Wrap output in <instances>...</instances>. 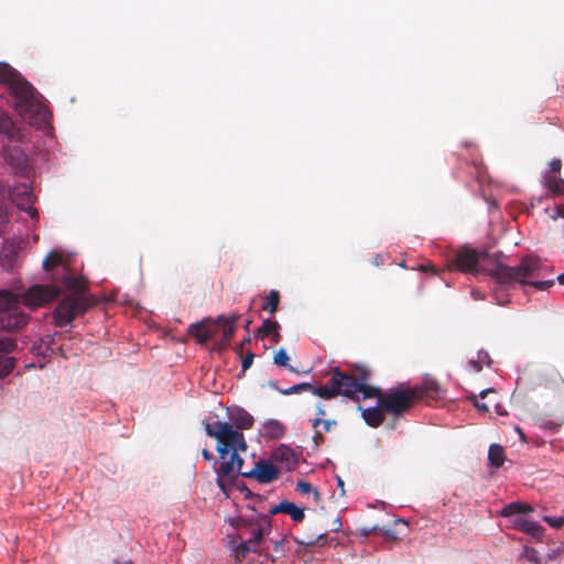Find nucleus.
Returning <instances> with one entry per match:
<instances>
[{
    "mask_svg": "<svg viewBox=\"0 0 564 564\" xmlns=\"http://www.w3.org/2000/svg\"><path fill=\"white\" fill-rule=\"evenodd\" d=\"M451 270H458L463 273L478 274L486 272L494 278L501 289H508L514 283L529 284L535 290L544 291L554 285V280L531 281L539 276L540 261L533 256L523 257L516 267L499 262L494 257L476 249L463 247L456 251L449 261Z\"/></svg>",
    "mask_w": 564,
    "mask_h": 564,
    "instance_id": "obj_1",
    "label": "nucleus"
},
{
    "mask_svg": "<svg viewBox=\"0 0 564 564\" xmlns=\"http://www.w3.org/2000/svg\"><path fill=\"white\" fill-rule=\"evenodd\" d=\"M228 422L219 420L207 421L205 431L209 437L217 441V452L223 459L217 467L216 484L221 486L226 476L239 471L237 464H243L240 452L247 451V442L241 431L249 430L254 424L253 416L242 408L228 409Z\"/></svg>",
    "mask_w": 564,
    "mask_h": 564,
    "instance_id": "obj_2",
    "label": "nucleus"
},
{
    "mask_svg": "<svg viewBox=\"0 0 564 564\" xmlns=\"http://www.w3.org/2000/svg\"><path fill=\"white\" fill-rule=\"evenodd\" d=\"M370 378L371 370L367 366H364V373L361 375L364 387L360 390V401L376 398L378 404L393 417H399L408 413L419 401H423L427 404L437 401L444 393L438 382L432 378H425L421 384L412 387L399 383L384 392L378 387L370 386Z\"/></svg>",
    "mask_w": 564,
    "mask_h": 564,
    "instance_id": "obj_3",
    "label": "nucleus"
},
{
    "mask_svg": "<svg viewBox=\"0 0 564 564\" xmlns=\"http://www.w3.org/2000/svg\"><path fill=\"white\" fill-rule=\"evenodd\" d=\"M235 528L236 534L228 535V539L237 564L241 563L250 553L268 556V552L261 549V543L272 530L269 517L256 514L247 519L240 518Z\"/></svg>",
    "mask_w": 564,
    "mask_h": 564,
    "instance_id": "obj_4",
    "label": "nucleus"
},
{
    "mask_svg": "<svg viewBox=\"0 0 564 564\" xmlns=\"http://www.w3.org/2000/svg\"><path fill=\"white\" fill-rule=\"evenodd\" d=\"M7 88L13 98V109L31 126L41 127L48 122L51 112L25 78L20 75Z\"/></svg>",
    "mask_w": 564,
    "mask_h": 564,
    "instance_id": "obj_5",
    "label": "nucleus"
},
{
    "mask_svg": "<svg viewBox=\"0 0 564 564\" xmlns=\"http://www.w3.org/2000/svg\"><path fill=\"white\" fill-rule=\"evenodd\" d=\"M362 373L364 365L355 366L351 371H343L339 367H335L330 372V379L325 384H312V389L308 392L324 400H332L343 395L359 402L360 390L364 387L361 382Z\"/></svg>",
    "mask_w": 564,
    "mask_h": 564,
    "instance_id": "obj_6",
    "label": "nucleus"
},
{
    "mask_svg": "<svg viewBox=\"0 0 564 564\" xmlns=\"http://www.w3.org/2000/svg\"><path fill=\"white\" fill-rule=\"evenodd\" d=\"M97 305V300L91 295L70 294L63 297L53 311V322L56 327L69 325L76 317L84 315L88 310Z\"/></svg>",
    "mask_w": 564,
    "mask_h": 564,
    "instance_id": "obj_7",
    "label": "nucleus"
},
{
    "mask_svg": "<svg viewBox=\"0 0 564 564\" xmlns=\"http://www.w3.org/2000/svg\"><path fill=\"white\" fill-rule=\"evenodd\" d=\"M239 471H235L230 476H226L219 489L227 495V488L236 480L238 476L256 479L259 484H271L280 478L281 471L276 464L269 458H260L254 467L248 471L242 470V464H237Z\"/></svg>",
    "mask_w": 564,
    "mask_h": 564,
    "instance_id": "obj_8",
    "label": "nucleus"
},
{
    "mask_svg": "<svg viewBox=\"0 0 564 564\" xmlns=\"http://www.w3.org/2000/svg\"><path fill=\"white\" fill-rule=\"evenodd\" d=\"M59 291L55 284H33L21 294L22 303L32 310L42 307L54 301Z\"/></svg>",
    "mask_w": 564,
    "mask_h": 564,
    "instance_id": "obj_9",
    "label": "nucleus"
},
{
    "mask_svg": "<svg viewBox=\"0 0 564 564\" xmlns=\"http://www.w3.org/2000/svg\"><path fill=\"white\" fill-rule=\"evenodd\" d=\"M10 198L19 209L24 210L32 219H37L39 212L33 206L35 196L30 184L14 185L10 191Z\"/></svg>",
    "mask_w": 564,
    "mask_h": 564,
    "instance_id": "obj_10",
    "label": "nucleus"
},
{
    "mask_svg": "<svg viewBox=\"0 0 564 564\" xmlns=\"http://www.w3.org/2000/svg\"><path fill=\"white\" fill-rule=\"evenodd\" d=\"M3 159L15 175L29 176L31 172L29 158L19 145L4 147Z\"/></svg>",
    "mask_w": 564,
    "mask_h": 564,
    "instance_id": "obj_11",
    "label": "nucleus"
},
{
    "mask_svg": "<svg viewBox=\"0 0 564 564\" xmlns=\"http://www.w3.org/2000/svg\"><path fill=\"white\" fill-rule=\"evenodd\" d=\"M301 453L289 445L281 444L275 447L270 457L281 470L293 471L297 468Z\"/></svg>",
    "mask_w": 564,
    "mask_h": 564,
    "instance_id": "obj_12",
    "label": "nucleus"
},
{
    "mask_svg": "<svg viewBox=\"0 0 564 564\" xmlns=\"http://www.w3.org/2000/svg\"><path fill=\"white\" fill-rule=\"evenodd\" d=\"M23 248L22 240L4 239L0 250V265L7 272H14L20 264V253Z\"/></svg>",
    "mask_w": 564,
    "mask_h": 564,
    "instance_id": "obj_13",
    "label": "nucleus"
},
{
    "mask_svg": "<svg viewBox=\"0 0 564 564\" xmlns=\"http://www.w3.org/2000/svg\"><path fill=\"white\" fill-rule=\"evenodd\" d=\"M219 325L213 318H204L191 324L187 334L195 338L196 343L204 345L218 336Z\"/></svg>",
    "mask_w": 564,
    "mask_h": 564,
    "instance_id": "obj_14",
    "label": "nucleus"
},
{
    "mask_svg": "<svg viewBox=\"0 0 564 564\" xmlns=\"http://www.w3.org/2000/svg\"><path fill=\"white\" fill-rule=\"evenodd\" d=\"M30 322V315L23 312L20 306L3 315H0V324L8 332H17L25 327Z\"/></svg>",
    "mask_w": 564,
    "mask_h": 564,
    "instance_id": "obj_15",
    "label": "nucleus"
},
{
    "mask_svg": "<svg viewBox=\"0 0 564 564\" xmlns=\"http://www.w3.org/2000/svg\"><path fill=\"white\" fill-rule=\"evenodd\" d=\"M238 318L239 315L232 314L228 317L220 315L216 319H214V322H216L219 325L218 335H220L219 345L221 347H226L231 340L232 336L235 335V324L238 321Z\"/></svg>",
    "mask_w": 564,
    "mask_h": 564,
    "instance_id": "obj_16",
    "label": "nucleus"
},
{
    "mask_svg": "<svg viewBox=\"0 0 564 564\" xmlns=\"http://www.w3.org/2000/svg\"><path fill=\"white\" fill-rule=\"evenodd\" d=\"M0 134L9 141H18L21 137L20 128L12 117L4 111H0Z\"/></svg>",
    "mask_w": 564,
    "mask_h": 564,
    "instance_id": "obj_17",
    "label": "nucleus"
},
{
    "mask_svg": "<svg viewBox=\"0 0 564 564\" xmlns=\"http://www.w3.org/2000/svg\"><path fill=\"white\" fill-rule=\"evenodd\" d=\"M359 410H361V416L366 424L373 429L379 427L384 422L386 414H388L387 411L378 403L375 406L366 409L359 406Z\"/></svg>",
    "mask_w": 564,
    "mask_h": 564,
    "instance_id": "obj_18",
    "label": "nucleus"
},
{
    "mask_svg": "<svg viewBox=\"0 0 564 564\" xmlns=\"http://www.w3.org/2000/svg\"><path fill=\"white\" fill-rule=\"evenodd\" d=\"M270 512H271V514H276L280 512L289 514L290 518L294 522H301V521H303V519L305 517L304 509L297 507L294 502H290V501H285V500L280 502L279 505L274 506L270 510Z\"/></svg>",
    "mask_w": 564,
    "mask_h": 564,
    "instance_id": "obj_19",
    "label": "nucleus"
},
{
    "mask_svg": "<svg viewBox=\"0 0 564 564\" xmlns=\"http://www.w3.org/2000/svg\"><path fill=\"white\" fill-rule=\"evenodd\" d=\"M280 325L276 321L267 318L263 319L262 325L257 330V336L260 338H270L272 343L278 344L281 340Z\"/></svg>",
    "mask_w": 564,
    "mask_h": 564,
    "instance_id": "obj_20",
    "label": "nucleus"
},
{
    "mask_svg": "<svg viewBox=\"0 0 564 564\" xmlns=\"http://www.w3.org/2000/svg\"><path fill=\"white\" fill-rule=\"evenodd\" d=\"M514 528L535 539H541L544 533V529L539 522L523 518L514 520Z\"/></svg>",
    "mask_w": 564,
    "mask_h": 564,
    "instance_id": "obj_21",
    "label": "nucleus"
},
{
    "mask_svg": "<svg viewBox=\"0 0 564 564\" xmlns=\"http://www.w3.org/2000/svg\"><path fill=\"white\" fill-rule=\"evenodd\" d=\"M22 302L21 295L13 294L10 291H0V315L9 313L12 310L18 308Z\"/></svg>",
    "mask_w": 564,
    "mask_h": 564,
    "instance_id": "obj_22",
    "label": "nucleus"
},
{
    "mask_svg": "<svg viewBox=\"0 0 564 564\" xmlns=\"http://www.w3.org/2000/svg\"><path fill=\"white\" fill-rule=\"evenodd\" d=\"M543 184L554 196H561L564 194V180L557 176V174L545 173L543 176Z\"/></svg>",
    "mask_w": 564,
    "mask_h": 564,
    "instance_id": "obj_23",
    "label": "nucleus"
},
{
    "mask_svg": "<svg viewBox=\"0 0 564 564\" xmlns=\"http://www.w3.org/2000/svg\"><path fill=\"white\" fill-rule=\"evenodd\" d=\"M250 343H251L250 337H247L237 347H235V352L241 359V369L243 372L252 366V362L254 359V354L250 349H248L245 352V346L250 345Z\"/></svg>",
    "mask_w": 564,
    "mask_h": 564,
    "instance_id": "obj_24",
    "label": "nucleus"
},
{
    "mask_svg": "<svg viewBox=\"0 0 564 564\" xmlns=\"http://www.w3.org/2000/svg\"><path fill=\"white\" fill-rule=\"evenodd\" d=\"M506 460L505 449L499 444H491L488 449L489 466L495 469L500 468Z\"/></svg>",
    "mask_w": 564,
    "mask_h": 564,
    "instance_id": "obj_25",
    "label": "nucleus"
},
{
    "mask_svg": "<svg viewBox=\"0 0 564 564\" xmlns=\"http://www.w3.org/2000/svg\"><path fill=\"white\" fill-rule=\"evenodd\" d=\"M20 76V73L11 67L9 64L0 62V84L8 87L14 79Z\"/></svg>",
    "mask_w": 564,
    "mask_h": 564,
    "instance_id": "obj_26",
    "label": "nucleus"
},
{
    "mask_svg": "<svg viewBox=\"0 0 564 564\" xmlns=\"http://www.w3.org/2000/svg\"><path fill=\"white\" fill-rule=\"evenodd\" d=\"M269 386L272 387L273 389L278 390L280 393H282L284 395H289V394H293V393H301V392L310 391V389H312V383H310V382H301L297 384H293L288 389L279 388L278 383L275 381H270Z\"/></svg>",
    "mask_w": 564,
    "mask_h": 564,
    "instance_id": "obj_27",
    "label": "nucleus"
},
{
    "mask_svg": "<svg viewBox=\"0 0 564 564\" xmlns=\"http://www.w3.org/2000/svg\"><path fill=\"white\" fill-rule=\"evenodd\" d=\"M62 261H63L62 253L53 250L43 260V263H42L43 270L46 272L52 271L54 268L61 265Z\"/></svg>",
    "mask_w": 564,
    "mask_h": 564,
    "instance_id": "obj_28",
    "label": "nucleus"
},
{
    "mask_svg": "<svg viewBox=\"0 0 564 564\" xmlns=\"http://www.w3.org/2000/svg\"><path fill=\"white\" fill-rule=\"evenodd\" d=\"M279 303H280L279 291L271 290L265 299V302L262 304L261 308L263 311H269L270 314H274L278 311Z\"/></svg>",
    "mask_w": 564,
    "mask_h": 564,
    "instance_id": "obj_29",
    "label": "nucleus"
},
{
    "mask_svg": "<svg viewBox=\"0 0 564 564\" xmlns=\"http://www.w3.org/2000/svg\"><path fill=\"white\" fill-rule=\"evenodd\" d=\"M62 282L67 290L74 291L73 294H80L79 291L84 288L83 281L76 276L64 275Z\"/></svg>",
    "mask_w": 564,
    "mask_h": 564,
    "instance_id": "obj_30",
    "label": "nucleus"
},
{
    "mask_svg": "<svg viewBox=\"0 0 564 564\" xmlns=\"http://www.w3.org/2000/svg\"><path fill=\"white\" fill-rule=\"evenodd\" d=\"M267 434L271 437L278 438L284 434V426L276 420H270L264 425Z\"/></svg>",
    "mask_w": 564,
    "mask_h": 564,
    "instance_id": "obj_31",
    "label": "nucleus"
},
{
    "mask_svg": "<svg viewBox=\"0 0 564 564\" xmlns=\"http://www.w3.org/2000/svg\"><path fill=\"white\" fill-rule=\"evenodd\" d=\"M15 367V359L13 357H0V378H4L12 372Z\"/></svg>",
    "mask_w": 564,
    "mask_h": 564,
    "instance_id": "obj_32",
    "label": "nucleus"
},
{
    "mask_svg": "<svg viewBox=\"0 0 564 564\" xmlns=\"http://www.w3.org/2000/svg\"><path fill=\"white\" fill-rule=\"evenodd\" d=\"M471 165L475 170V175L478 182H484L486 178V167L478 155H473Z\"/></svg>",
    "mask_w": 564,
    "mask_h": 564,
    "instance_id": "obj_33",
    "label": "nucleus"
},
{
    "mask_svg": "<svg viewBox=\"0 0 564 564\" xmlns=\"http://www.w3.org/2000/svg\"><path fill=\"white\" fill-rule=\"evenodd\" d=\"M522 513V502H510L506 505L502 510L500 511V514L502 517H512L514 514H521Z\"/></svg>",
    "mask_w": 564,
    "mask_h": 564,
    "instance_id": "obj_34",
    "label": "nucleus"
},
{
    "mask_svg": "<svg viewBox=\"0 0 564 564\" xmlns=\"http://www.w3.org/2000/svg\"><path fill=\"white\" fill-rule=\"evenodd\" d=\"M17 347V343L14 339L10 337L0 338V357L7 356L9 352L13 351Z\"/></svg>",
    "mask_w": 564,
    "mask_h": 564,
    "instance_id": "obj_35",
    "label": "nucleus"
},
{
    "mask_svg": "<svg viewBox=\"0 0 564 564\" xmlns=\"http://www.w3.org/2000/svg\"><path fill=\"white\" fill-rule=\"evenodd\" d=\"M32 352L36 356H42L43 358H46L52 352L50 350H46L45 340L39 339V341H35L32 346Z\"/></svg>",
    "mask_w": 564,
    "mask_h": 564,
    "instance_id": "obj_36",
    "label": "nucleus"
},
{
    "mask_svg": "<svg viewBox=\"0 0 564 564\" xmlns=\"http://www.w3.org/2000/svg\"><path fill=\"white\" fill-rule=\"evenodd\" d=\"M296 490L303 495L313 492L315 500L319 498V492L316 489H313L311 484L304 480H299L296 484Z\"/></svg>",
    "mask_w": 564,
    "mask_h": 564,
    "instance_id": "obj_37",
    "label": "nucleus"
},
{
    "mask_svg": "<svg viewBox=\"0 0 564 564\" xmlns=\"http://www.w3.org/2000/svg\"><path fill=\"white\" fill-rule=\"evenodd\" d=\"M326 535L327 532L319 533L316 539H312L308 541H301L300 544L304 545L305 547H313L315 545L324 546L326 544Z\"/></svg>",
    "mask_w": 564,
    "mask_h": 564,
    "instance_id": "obj_38",
    "label": "nucleus"
},
{
    "mask_svg": "<svg viewBox=\"0 0 564 564\" xmlns=\"http://www.w3.org/2000/svg\"><path fill=\"white\" fill-rule=\"evenodd\" d=\"M289 355L284 349H280L274 356V364L282 367H289L290 370H294L289 366Z\"/></svg>",
    "mask_w": 564,
    "mask_h": 564,
    "instance_id": "obj_39",
    "label": "nucleus"
},
{
    "mask_svg": "<svg viewBox=\"0 0 564 564\" xmlns=\"http://www.w3.org/2000/svg\"><path fill=\"white\" fill-rule=\"evenodd\" d=\"M543 520L552 528L560 529L564 524V517L545 516Z\"/></svg>",
    "mask_w": 564,
    "mask_h": 564,
    "instance_id": "obj_40",
    "label": "nucleus"
},
{
    "mask_svg": "<svg viewBox=\"0 0 564 564\" xmlns=\"http://www.w3.org/2000/svg\"><path fill=\"white\" fill-rule=\"evenodd\" d=\"M524 556L528 561L539 564L538 552L533 547H525Z\"/></svg>",
    "mask_w": 564,
    "mask_h": 564,
    "instance_id": "obj_41",
    "label": "nucleus"
},
{
    "mask_svg": "<svg viewBox=\"0 0 564 564\" xmlns=\"http://www.w3.org/2000/svg\"><path fill=\"white\" fill-rule=\"evenodd\" d=\"M562 167V162L560 159H553L549 164V171L545 173H554L558 174Z\"/></svg>",
    "mask_w": 564,
    "mask_h": 564,
    "instance_id": "obj_42",
    "label": "nucleus"
},
{
    "mask_svg": "<svg viewBox=\"0 0 564 564\" xmlns=\"http://www.w3.org/2000/svg\"><path fill=\"white\" fill-rule=\"evenodd\" d=\"M467 365L475 371V372H480L482 370V359H479V357H477V359H470Z\"/></svg>",
    "mask_w": 564,
    "mask_h": 564,
    "instance_id": "obj_43",
    "label": "nucleus"
},
{
    "mask_svg": "<svg viewBox=\"0 0 564 564\" xmlns=\"http://www.w3.org/2000/svg\"><path fill=\"white\" fill-rule=\"evenodd\" d=\"M56 334L57 333H54L52 335H46L45 337L42 338L45 340L46 350H50L51 352H53V348L51 346H52V344H54Z\"/></svg>",
    "mask_w": 564,
    "mask_h": 564,
    "instance_id": "obj_44",
    "label": "nucleus"
},
{
    "mask_svg": "<svg viewBox=\"0 0 564 564\" xmlns=\"http://www.w3.org/2000/svg\"><path fill=\"white\" fill-rule=\"evenodd\" d=\"M479 359H482V365L486 364L487 366L491 365V359L488 352L480 350L478 352Z\"/></svg>",
    "mask_w": 564,
    "mask_h": 564,
    "instance_id": "obj_45",
    "label": "nucleus"
},
{
    "mask_svg": "<svg viewBox=\"0 0 564 564\" xmlns=\"http://www.w3.org/2000/svg\"><path fill=\"white\" fill-rule=\"evenodd\" d=\"M380 532L386 539L393 540V541L398 539L395 533L391 530H380Z\"/></svg>",
    "mask_w": 564,
    "mask_h": 564,
    "instance_id": "obj_46",
    "label": "nucleus"
},
{
    "mask_svg": "<svg viewBox=\"0 0 564 564\" xmlns=\"http://www.w3.org/2000/svg\"><path fill=\"white\" fill-rule=\"evenodd\" d=\"M313 440L316 445H321L324 443V436L321 432H316L313 436Z\"/></svg>",
    "mask_w": 564,
    "mask_h": 564,
    "instance_id": "obj_47",
    "label": "nucleus"
},
{
    "mask_svg": "<svg viewBox=\"0 0 564 564\" xmlns=\"http://www.w3.org/2000/svg\"><path fill=\"white\" fill-rule=\"evenodd\" d=\"M333 425H336V421L324 420L323 422V427L325 432H329Z\"/></svg>",
    "mask_w": 564,
    "mask_h": 564,
    "instance_id": "obj_48",
    "label": "nucleus"
},
{
    "mask_svg": "<svg viewBox=\"0 0 564 564\" xmlns=\"http://www.w3.org/2000/svg\"><path fill=\"white\" fill-rule=\"evenodd\" d=\"M283 544H284V539L275 541L274 546H273L274 552H281L283 549Z\"/></svg>",
    "mask_w": 564,
    "mask_h": 564,
    "instance_id": "obj_49",
    "label": "nucleus"
},
{
    "mask_svg": "<svg viewBox=\"0 0 564 564\" xmlns=\"http://www.w3.org/2000/svg\"><path fill=\"white\" fill-rule=\"evenodd\" d=\"M202 455H203V458H204L205 460H207V462H210V460L213 459V454H212V452H210L209 449H207V448H204V449L202 451Z\"/></svg>",
    "mask_w": 564,
    "mask_h": 564,
    "instance_id": "obj_50",
    "label": "nucleus"
},
{
    "mask_svg": "<svg viewBox=\"0 0 564 564\" xmlns=\"http://www.w3.org/2000/svg\"><path fill=\"white\" fill-rule=\"evenodd\" d=\"M534 509L531 505L529 503H522V513H528V512H532Z\"/></svg>",
    "mask_w": 564,
    "mask_h": 564,
    "instance_id": "obj_51",
    "label": "nucleus"
},
{
    "mask_svg": "<svg viewBox=\"0 0 564 564\" xmlns=\"http://www.w3.org/2000/svg\"><path fill=\"white\" fill-rule=\"evenodd\" d=\"M323 422H324V420L322 417L317 416L316 419H314L312 421V425H313V427H317L319 424L323 425Z\"/></svg>",
    "mask_w": 564,
    "mask_h": 564,
    "instance_id": "obj_52",
    "label": "nucleus"
},
{
    "mask_svg": "<svg viewBox=\"0 0 564 564\" xmlns=\"http://www.w3.org/2000/svg\"><path fill=\"white\" fill-rule=\"evenodd\" d=\"M377 531V528H372V529H362L360 534L364 535V536H368L371 532H375Z\"/></svg>",
    "mask_w": 564,
    "mask_h": 564,
    "instance_id": "obj_53",
    "label": "nucleus"
},
{
    "mask_svg": "<svg viewBox=\"0 0 564 564\" xmlns=\"http://www.w3.org/2000/svg\"><path fill=\"white\" fill-rule=\"evenodd\" d=\"M383 262L382 257L380 254H376L373 259V263L376 265H380Z\"/></svg>",
    "mask_w": 564,
    "mask_h": 564,
    "instance_id": "obj_54",
    "label": "nucleus"
},
{
    "mask_svg": "<svg viewBox=\"0 0 564 564\" xmlns=\"http://www.w3.org/2000/svg\"><path fill=\"white\" fill-rule=\"evenodd\" d=\"M498 294H499V290H495V296H496V299H497L499 304H506V303L509 302V300H499V295Z\"/></svg>",
    "mask_w": 564,
    "mask_h": 564,
    "instance_id": "obj_55",
    "label": "nucleus"
},
{
    "mask_svg": "<svg viewBox=\"0 0 564 564\" xmlns=\"http://www.w3.org/2000/svg\"><path fill=\"white\" fill-rule=\"evenodd\" d=\"M476 408L480 409L481 411H488V406L485 403H475Z\"/></svg>",
    "mask_w": 564,
    "mask_h": 564,
    "instance_id": "obj_56",
    "label": "nucleus"
},
{
    "mask_svg": "<svg viewBox=\"0 0 564 564\" xmlns=\"http://www.w3.org/2000/svg\"><path fill=\"white\" fill-rule=\"evenodd\" d=\"M557 213L562 218H564V204L557 207Z\"/></svg>",
    "mask_w": 564,
    "mask_h": 564,
    "instance_id": "obj_57",
    "label": "nucleus"
},
{
    "mask_svg": "<svg viewBox=\"0 0 564 564\" xmlns=\"http://www.w3.org/2000/svg\"><path fill=\"white\" fill-rule=\"evenodd\" d=\"M317 414L319 417L324 416L326 414L325 410L322 406L317 408Z\"/></svg>",
    "mask_w": 564,
    "mask_h": 564,
    "instance_id": "obj_58",
    "label": "nucleus"
},
{
    "mask_svg": "<svg viewBox=\"0 0 564 564\" xmlns=\"http://www.w3.org/2000/svg\"><path fill=\"white\" fill-rule=\"evenodd\" d=\"M335 523H336L337 525H336V528H335L334 530H335V531L340 530V528H341V522H340L339 518H337V519L335 520Z\"/></svg>",
    "mask_w": 564,
    "mask_h": 564,
    "instance_id": "obj_59",
    "label": "nucleus"
},
{
    "mask_svg": "<svg viewBox=\"0 0 564 564\" xmlns=\"http://www.w3.org/2000/svg\"><path fill=\"white\" fill-rule=\"evenodd\" d=\"M557 281H558L562 285H564V273H562V274H560V275L557 276Z\"/></svg>",
    "mask_w": 564,
    "mask_h": 564,
    "instance_id": "obj_60",
    "label": "nucleus"
},
{
    "mask_svg": "<svg viewBox=\"0 0 564 564\" xmlns=\"http://www.w3.org/2000/svg\"><path fill=\"white\" fill-rule=\"evenodd\" d=\"M517 431L519 432V435L521 436V438H524V434L522 433V431L519 427H517Z\"/></svg>",
    "mask_w": 564,
    "mask_h": 564,
    "instance_id": "obj_61",
    "label": "nucleus"
},
{
    "mask_svg": "<svg viewBox=\"0 0 564 564\" xmlns=\"http://www.w3.org/2000/svg\"><path fill=\"white\" fill-rule=\"evenodd\" d=\"M251 321H246L245 323V328L248 329L249 328V325H250Z\"/></svg>",
    "mask_w": 564,
    "mask_h": 564,
    "instance_id": "obj_62",
    "label": "nucleus"
},
{
    "mask_svg": "<svg viewBox=\"0 0 564 564\" xmlns=\"http://www.w3.org/2000/svg\"><path fill=\"white\" fill-rule=\"evenodd\" d=\"M338 486H340V487L344 486V481L340 478H338Z\"/></svg>",
    "mask_w": 564,
    "mask_h": 564,
    "instance_id": "obj_63",
    "label": "nucleus"
},
{
    "mask_svg": "<svg viewBox=\"0 0 564 564\" xmlns=\"http://www.w3.org/2000/svg\"><path fill=\"white\" fill-rule=\"evenodd\" d=\"M487 391H482L480 395L484 398L486 395Z\"/></svg>",
    "mask_w": 564,
    "mask_h": 564,
    "instance_id": "obj_64",
    "label": "nucleus"
}]
</instances>
